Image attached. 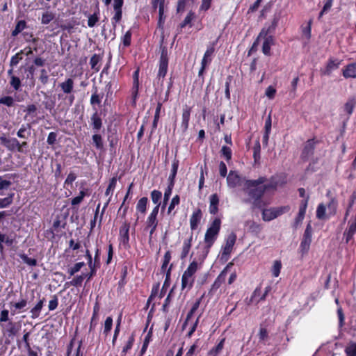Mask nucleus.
Segmentation results:
<instances>
[{
  "label": "nucleus",
  "instance_id": "obj_1",
  "mask_svg": "<svg viewBox=\"0 0 356 356\" xmlns=\"http://www.w3.org/2000/svg\"><path fill=\"white\" fill-rule=\"evenodd\" d=\"M266 181V177H260L254 180L245 181L243 191L246 197L243 200V202L251 204L253 209L261 207V197L266 192L263 184Z\"/></svg>",
  "mask_w": 356,
  "mask_h": 356
},
{
  "label": "nucleus",
  "instance_id": "obj_2",
  "mask_svg": "<svg viewBox=\"0 0 356 356\" xmlns=\"http://www.w3.org/2000/svg\"><path fill=\"white\" fill-rule=\"evenodd\" d=\"M266 181V177H260L254 180L245 181L243 191L246 197L243 200V202L251 204L253 209L261 207V197L266 192L263 184Z\"/></svg>",
  "mask_w": 356,
  "mask_h": 356
},
{
  "label": "nucleus",
  "instance_id": "obj_3",
  "mask_svg": "<svg viewBox=\"0 0 356 356\" xmlns=\"http://www.w3.org/2000/svg\"><path fill=\"white\" fill-rule=\"evenodd\" d=\"M338 202L336 198L332 197L327 204L321 203L316 209V216L318 220H326L337 214Z\"/></svg>",
  "mask_w": 356,
  "mask_h": 356
},
{
  "label": "nucleus",
  "instance_id": "obj_4",
  "mask_svg": "<svg viewBox=\"0 0 356 356\" xmlns=\"http://www.w3.org/2000/svg\"><path fill=\"white\" fill-rule=\"evenodd\" d=\"M279 19L280 17L278 16H274L271 24L268 28H263L257 38V40L261 37L265 38L262 46V51L265 55L270 54V47L273 44V38L272 36H267V35L274 32L278 24Z\"/></svg>",
  "mask_w": 356,
  "mask_h": 356
},
{
  "label": "nucleus",
  "instance_id": "obj_5",
  "mask_svg": "<svg viewBox=\"0 0 356 356\" xmlns=\"http://www.w3.org/2000/svg\"><path fill=\"white\" fill-rule=\"evenodd\" d=\"M221 221L219 218H216L211 223V226L207 229L205 236L204 242L207 244V252L212 246L216 241L217 236L220 232Z\"/></svg>",
  "mask_w": 356,
  "mask_h": 356
},
{
  "label": "nucleus",
  "instance_id": "obj_6",
  "mask_svg": "<svg viewBox=\"0 0 356 356\" xmlns=\"http://www.w3.org/2000/svg\"><path fill=\"white\" fill-rule=\"evenodd\" d=\"M286 183V178L281 175L272 176L270 179L263 184L266 191H275L279 187H282Z\"/></svg>",
  "mask_w": 356,
  "mask_h": 356
},
{
  "label": "nucleus",
  "instance_id": "obj_7",
  "mask_svg": "<svg viewBox=\"0 0 356 356\" xmlns=\"http://www.w3.org/2000/svg\"><path fill=\"white\" fill-rule=\"evenodd\" d=\"M312 227L310 223H308L303 234L300 245V251L302 255L307 253L309 250L312 241Z\"/></svg>",
  "mask_w": 356,
  "mask_h": 356
},
{
  "label": "nucleus",
  "instance_id": "obj_8",
  "mask_svg": "<svg viewBox=\"0 0 356 356\" xmlns=\"http://www.w3.org/2000/svg\"><path fill=\"white\" fill-rule=\"evenodd\" d=\"M159 204L156 205L146 220L145 229H149V238H152L158 225L157 215L159 213Z\"/></svg>",
  "mask_w": 356,
  "mask_h": 356
},
{
  "label": "nucleus",
  "instance_id": "obj_9",
  "mask_svg": "<svg viewBox=\"0 0 356 356\" xmlns=\"http://www.w3.org/2000/svg\"><path fill=\"white\" fill-rule=\"evenodd\" d=\"M289 210V207H279V208H271L268 209H264L262 212V218L264 221H270L277 216L282 215Z\"/></svg>",
  "mask_w": 356,
  "mask_h": 356
},
{
  "label": "nucleus",
  "instance_id": "obj_10",
  "mask_svg": "<svg viewBox=\"0 0 356 356\" xmlns=\"http://www.w3.org/2000/svg\"><path fill=\"white\" fill-rule=\"evenodd\" d=\"M245 181H247V179L240 176L236 171L231 170L227 177V183L229 188H236L241 186H244Z\"/></svg>",
  "mask_w": 356,
  "mask_h": 356
},
{
  "label": "nucleus",
  "instance_id": "obj_11",
  "mask_svg": "<svg viewBox=\"0 0 356 356\" xmlns=\"http://www.w3.org/2000/svg\"><path fill=\"white\" fill-rule=\"evenodd\" d=\"M233 265L232 263H229L227 266L225 268V269L220 273V275L218 276V277L214 281L213 284H212L211 289L209 292V294L211 296H213L215 294L216 291L220 287L222 283H223L225 280V277L227 274V271L229 269V267H231Z\"/></svg>",
  "mask_w": 356,
  "mask_h": 356
},
{
  "label": "nucleus",
  "instance_id": "obj_12",
  "mask_svg": "<svg viewBox=\"0 0 356 356\" xmlns=\"http://www.w3.org/2000/svg\"><path fill=\"white\" fill-rule=\"evenodd\" d=\"M236 240V235L234 232L230 233L227 236L225 245L222 252V258H226V259H227V257H229L232 251L233 246L235 244Z\"/></svg>",
  "mask_w": 356,
  "mask_h": 356
},
{
  "label": "nucleus",
  "instance_id": "obj_13",
  "mask_svg": "<svg viewBox=\"0 0 356 356\" xmlns=\"http://www.w3.org/2000/svg\"><path fill=\"white\" fill-rule=\"evenodd\" d=\"M1 144L8 150L14 152L17 150V146H19V142L15 138H7L5 135L0 136Z\"/></svg>",
  "mask_w": 356,
  "mask_h": 356
},
{
  "label": "nucleus",
  "instance_id": "obj_14",
  "mask_svg": "<svg viewBox=\"0 0 356 356\" xmlns=\"http://www.w3.org/2000/svg\"><path fill=\"white\" fill-rule=\"evenodd\" d=\"M168 60L167 56V51L163 49L160 58L159 69L158 72L159 78L165 77L168 70Z\"/></svg>",
  "mask_w": 356,
  "mask_h": 356
},
{
  "label": "nucleus",
  "instance_id": "obj_15",
  "mask_svg": "<svg viewBox=\"0 0 356 356\" xmlns=\"http://www.w3.org/2000/svg\"><path fill=\"white\" fill-rule=\"evenodd\" d=\"M191 115V108L186 106L183 109L182 116H181V129L183 132L186 131L188 127V122L190 120Z\"/></svg>",
  "mask_w": 356,
  "mask_h": 356
},
{
  "label": "nucleus",
  "instance_id": "obj_16",
  "mask_svg": "<svg viewBox=\"0 0 356 356\" xmlns=\"http://www.w3.org/2000/svg\"><path fill=\"white\" fill-rule=\"evenodd\" d=\"M202 218V211L200 209L196 210L192 214L190 219V226L191 229L194 230L197 227V225Z\"/></svg>",
  "mask_w": 356,
  "mask_h": 356
},
{
  "label": "nucleus",
  "instance_id": "obj_17",
  "mask_svg": "<svg viewBox=\"0 0 356 356\" xmlns=\"http://www.w3.org/2000/svg\"><path fill=\"white\" fill-rule=\"evenodd\" d=\"M216 42H217V40L216 42H212L209 45V47H208L207 51L204 53V55L202 60L201 64L207 65V64L210 63L211 60L209 57L211 56V55L213 54V52L215 51L214 47H215Z\"/></svg>",
  "mask_w": 356,
  "mask_h": 356
},
{
  "label": "nucleus",
  "instance_id": "obj_18",
  "mask_svg": "<svg viewBox=\"0 0 356 356\" xmlns=\"http://www.w3.org/2000/svg\"><path fill=\"white\" fill-rule=\"evenodd\" d=\"M63 92L65 94H70L72 92L74 88V81L72 79L69 78L65 81L59 84Z\"/></svg>",
  "mask_w": 356,
  "mask_h": 356
},
{
  "label": "nucleus",
  "instance_id": "obj_19",
  "mask_svg": "<svg viewBox=\"0 0 356 356\" xmlns=\"http://www.w3.org/2000/svg\"><path fill=\"white\" fill-rule=\"evenodd\" d=\"M343 75L345 78H355L356 77V63H351L348 65L343 70Z\"/></svg>",
  "mask_w": 356,
  "mask_h": 356
},
{
  "label": "nucleus",
  "instance_id": "obj_20",
  "mask_svg": "<svg viewBox=\"0 0 356 356\" xmlns=\"http://www.w3.org/2000/svg\"><path fill=\"white\" fill-rule=\"evenodd\" d=\"M210 200V206H209V212L211 214H216L218 211V203H219V198L217 195V194H213L209 197Z\"/></svg>",
  "mask_w": 356,
  "mask_h": 356
},
{
  "label": "nucleus",
  "instance_id": "obj_21",
  "mask_svg": "<svg viewBox=\"0 0 356 356\" xmlns=\"http://www.w3.org/2000/svg\"><path fill=\"white\" fill-rule=\"evenodd\" d=\"M164 1L165 0H152V4L154 10L159 8V23L161 22L164 13Z\"/></svg>",
  "mask_w": 356,
  "mask_h": 356
},
{
  "label": "nucleus",
  "instance_id": "obj_22",
  "mask_svg": "<svg viewBox=\"0 0 356 356\" xmlns=\"http://www.w3.org/2000/svg\"><path fill=\"white\" fill-rule=\"evenodd\" d=\"M339 66V62L337 60H330L323 71V74L329 76L332 71L337 70Z\"/></svg>",
  "mask_w": 356,
  "mask_h": 356
},
{
  "label": "nucleus",
  "instance_id": "obj_23",
  "mask_svg": "<svg viewBox=\"0 0 356 356\" xmlns=\"http://www.w3.org/2000/svg\"><path fill=\"white\" fill-rule=\"evenodd\" d=\"M245 226H246L248 232L255 234H259L261 230V225L254 221H252V220L247 221L245 222Z\"/></svg>",
  "mask_w": 356,
  "mask_h": 356
},
{
  "label": "nucleus",
  "instance_id": "obj_24",
  "mask_svg": "<svg viewBox=\"0 0 356 356\" xmlns=\"http://www.w3.org/2000/svg\"><path fill=\"white\" fill-rule=\"evenodd\" d=\"M129 225L127 223H124L120 228V234L122 238V242L123 244H127L129 242Z\"/></svg>",
  "mask_w": 356,
  "mask_h": 356
},
{
  "label": "nucleus",
  "instance_id": "obj_25",
  "mask_svg": "<svg viewBox=\"0 0 356 356\" xmlns=\"http://www.w3.org/2000/svg\"><path fill=\"white\" fill-rule=\"evenodd\" d=\"M11 314L14 315L16 310H22L27 305V301L25 299H22L18 302H10Z\"/></svg>",
  "mask_w": 356,
  "mask_h": 356
},
{
  "label": "nucleus",
  "instance_id": "obj_26",
  "mask_svg": "<svg viewBox=\"0 0 356 356\" xmlns=\"http://www.w3.org/2000/svg\"><path fill=\"white\" fill-rule=\"evenodd\" d=\"M31 126L30 124H23L17 133V136L20 138H28V136L31 134L30 133Z\"/></svg>",
  "mask_w": 356,
  "mask_h": 356
},
{
  "label": "nucleus",
  "instance_id": "obj_27",
  "mask_svg": "<svg viewBox=\"0 0 356 356\" xmlns=\"http://www.w3.org/2000/svg\"><path fill=\"white\" fill-rule=\"evenodd\" d=\"M44 298L40 300L37 304L36 305L32 308V309L31 310V318H36L39 316L40 314V312H41V309L43 307V303H44Z\"/></svg>",
  "mask_w": 356,
  "mask_h": 356
},
{
  "label": "nucleus",
  "instance_id": "obj_28",
  "mask_svg": "<svg viewBox=\"0 0 356 356\" xmlns=\"http://www.w3.org/2000/svg\"><path fill=\"white\" fill-rule=\"evenodd\" d=\"M102 57L100 55L94 54L90 60L91 68L95 70L96 72H98L99 70V65H98V63L102 60Z\"/></svg>",
  "mask_w": 356,
  "mask_h": 356
},
{
  "label": "nucleus",
  "instance_id": "obj_29",
  "mask_svg": "<svg viewBox=\"0 0 356 356\" xmlns=\"http://www.w3.org/2000/svg\"><path fill=\"white\" fill-rule=\"evenodd\" d=\"M91 121H92V125L93 129L97 131H99L102 127V120L99 117L97 112H95L91 117Z\"/></svg>",
  "mask_w": 356,
  "mask_h": 356
},
{
  "label": "nucleus",
  "instance_id": "obj_30",
  "mask_svg": "<svg viewBox=\"0 0 356 356\" xmlns=\"http://www.w3.org/2000/svg\"><path fill=\"white\" fill-rule=\"evenodd\" d=\"M355 105L356 99L353 97L349 99L345 104L344 111L348 113V115H350L353 113Z\"/></svg>",
  "mask_w": 356,
  "mask_h": 356
},
{
  "label": "nucleus",
  "instance_id": "obj_31",
  "mask_svg": "<svg viewBox=\"0 0 356 356\" xmlns=\"http://www.w3.org/2000/svg\"><path fill=\"white\" fill-rule=\"evenodd\" d=\"M171 268H172V265H170V266L169 267L167 273H166V277H165V280L163 283V287H162V289L160 292V294H159V298L161 299L164 294L166 292V289L170 285V282H169V280H170V270H171Z\"/></svg>",
  "mask_w": 356,
  "mask_h": 356
},
{
  "label": "nucleus",
  "instance_id": "obj_32",
  "mask_svg": "<svg viewBox=\"0 0 356 356\" xmlns=\"http://www.w3.org/2000/svg\"><path fill=\"white\" fill-rule=\"evenodd\" d=\"M178 167H179V161L177 159H175L172 163L171 174L169 176V180L170 181V184H172V186H174V179L177 175Z\"/></svg>",
  "mask_w": 356,
  "mask_h": 356
},
{
  "label": "nucleus",
  "instance_id": "obj_33",
  "mask_svg": "<svg viewBox=\"0 0 356 356\" xmlns=\"http://www.w3.org/2000/svg\"><path fill=\"white\" fill-rule=\"evenodd\" d=\"M134 341V337L133 335L129 337L125 345L123 346L121 356H126L128 351L131 349Z\"/></svg>",
  "mask_w": 356,
  "mask_h": 356
},
{
  "label": "nucleus",
  "instance_id": "obj_34",
  "mask_svg": "<svg viewBox=\"0 0 356 356\" xmlns=\"http://www.w3.org/2000/svg\"><path fill=\"white\" fill-rule=\"evenodd\" d=\"M314 149V142L312 140H309L306 143L302 154L305 156H309L313 153Z\"/></svg>",
  "mask_w": 356,
  "mask_h": 356
},
{
  "label": "nucleus",
  "instance_id": "obj_35",
  "mask_svg": "<svg viewBox=\"0 0 356 356\" xmlns=\"http://www.w3.org/2000/svg\"><path fill=\"white\" fill-rule=\"evenodd\" d=\"M191 241L192 236H191L188 240L184 241L182 248V251L181 254V258H185L189 252V250L191 247Z\"/></svg>",
  "mask_w": 356,
  "mask_h": 356
},
{
  "label": "nucleus",
  "instance_id": "obj_36",
  "mask_svg": "<svg viewBox=\"0 0 356 356\" xmlns=\"http://www.w3.org/2000/svg\"><path fill=\"white\" fill-rule=\"evenodd\" d=\"M147 201H148V200L145 197L140 198L138 200L137 205H136L137 211L141 212L142 213H145L146 211Z\"/></svg>",
  "mask_w": 356,
  "mask_h": 356
},
{
  "label": "nucleus",
  "instance_id": "obj_37",
  "mask_svg": "<svg viewBox=\"0 0 356 356\" xmlns=\"http://www.w3.org/2000/svg\"><path fill=\"white\" fill-rule=\"evenodd\" d=\"M194 279H190L185 275H182L181 277V290H184L186 289H190L193 284Z\"/></svg>",
  "mask_w": 356,
  "mask_h": 356
},
{
  "label": "nucleus",
  "instance_id": "obj_38",
  "mask_svg": "<svg viewBox=\"0 0 356 356\" xmlns=\"http://www.w3.org/2000/svg\"><path fill=\"white\" fill-rule=\"evenodd\" d=\"M55 17V15L50 12L46 11L44 12L41 17V23L42 24H48L50 22H51Z\"/></svg>",
  "mask_w": 356,
  "mask_h": 356
},
{
  "label": "nucleus",
  "instance_id": "obj_39",
  "mask_svg": "<svg viewBox=\"0 0 356 356\" xmlns=\"http://www.w3.org/2000/svg\"><path fill=\"white\" fill-rule=\"evenodd\" d=\"M26 24L24 20H20L17 22V24L15 26V29L12 32L13 36L17 35L19 33H21L25 28H26Z\"/></svg>",
  "mask_w": 356,
  "mask_h": 356
},
{
  "label": "nucleus",
  "instance_id": "obj_40",
  "mask_svg": "<svg viewBox=\"0 0 356 356\" xmlns=\"http://www.w3.org/2000/svg\"><path fill=\"white\" fill-rule=\"evenodd\" d=\"M99 306L96 303L94 307L93 314L91 318L90 331H91L97 324V320L98 318Z\"/></svg>",
  "mask_w": 356,
  "mask_h": 356
},
{
  "label": "nucleus",
  "instance_id": "obj_41",
  "mask_svg": "<svg viewBox=\"0 0 356 356\" xmlns=\"http://www.w3.org/2000/svg\"><path fill=\"white\" fill-rule=\"evenodd\" d=\"M85 278V274H82L81 275L75 277L72 281L70 282H67V285L74 286H79L82 284V282Z\"/></svg>",
  "mask_w": 356,
  "mask_h": 356
},
{
  "label": "nucleus",
  "instance_id": "obj_42",
  "mask_svg": "<svg viewBox=\"0 0 356 356\" xmlns=\"http://www.w3.org/2000/svg\"><path fill=\"white\" fill-rule=\"evenodd\" d=\"M14 194L11 193L5 198L0 199V208H6L10 205L13 202Z\"/></svg>",
  "mask_w": 356,
  "mask_h": 356
},
{
  "label": "nucleus",
  "instance_id": "obj_43",
  "mask_svg": "<svg viewBox=\"0 0 356 356\" xmlns=\"http://www.w3.org/2000/svg\"><path fill=\"white\" fill-rule=\"evenodd\" d=\"M225 339H221L219 343L214 348H213L209 352V354L213 356H216L223 348Z\"/></svg>",
  "mask_w": 356,
  "mask_h": 356
},
{
  "label": "nucleus",
  "instance_id": "obj_44",
  "mask_svg": "<svg viewBox=\"0 0 356 356\" xmlns=\"http://www.w3.org/2000/svg\"><path fill=\"white\" fill-rule=\"evenodd\" d=\"M260 152H261V146L259 141H256L254 148H253V157L254 159V161L257 162L260 159Z\"/></svg>",
  "mask_w": 356,
  "mask_h": 356
},
{
  "label": "nucleus",
  "instance_id": "obj_45",
  "mask_svg": "<svg viewBox=\"0 0 356 356\" xmlns=\"http://www.w3.org/2000/svg\"><path fill=\"white\" fill-rule=\"evenodd\" d=\"M281 268H282L281 261H278V260L275 261L273 268H272V273L274 277H277L279 276V275L280 273Z\"/></svg>",
  "mask_w": 356,
  "mask_h": 356
},
{
  "label": "nucleus",
  "instance_id": "obj_46",
  "mask_svg": "<svg viewBox=\"0 0 356 356\" xmlns=\"http://www.w3.org/2000/svg\"><path fill=\"white\" fill-rule=\"evenodd\" d=\"M173 186L172 184H170L168 187L166 188L164 193V197H163V203L162 206V209H164L168 203V201L169 200L170 196L172 193Z\"/></svg>",
  "mask_w": 356,
  "mask_h": 356
},
{
  "label": "nucleus",
  "instance_id": "obj_47",
  "mask_svg": "<svg viewBox=\"0 0 356 356\" xmlns=\"http://www.w3.org/2000/svg\"><path fill=\"white\" fill-rule=\"evenodd\" d=\"M161 196H162L161 192H160L159 191L154 190L151 193L152 200L156 205H158V204L160 205L159 201L161 198Z\"/></svg>",
  "mask_w": 356,
  "mask_h": 356
},
{
  "label": "nucleus",
  "instance_id": "obj_48",
  "mask_svg": "<svg viewBox=\"0 0 356 356\" xmlns=\"http://www.w3.org/2000/svg\"><path fill=\"white\" fill-rule=\"evenodd\" d=\"M10 84L15 90H18L21 86V81L18 77L12 75L10 76Z\"/></svg>",
  "mask_w": 356,
  "mask_h": 356
},
{
  "label": "nucleus",
  "instance_id": "obj_49",
  "mask_svg": "<svg viewBox=\"0 0 356 356\" xmlns=\"http://www.w3.org/2000/svg\"><path fill=\"white\" fill-rule=\"evenodd\" d=\"M6 332L9 336L15 335L18 329L15 327V324L13 322L10 321L6 325Z\"/></svg>",
  "mask_w": 356,
  "mask_h": 356
},
{
  "label": "nucleus",
  "instance_id": "obj_50",
  "mask_svg": "<svg viewBox=\"0 0 356 356\" xmlns=\"http://www.w3.org/2000/svg\"><path fill=\"white\" fill-rule=\"evenodd\" d=\"M194 17H195L194 13H193L192 11H190L188 13L187 16L184 19V21L180 24V27L184 28L186 26L190 24L191 21L194 19Z\"/></svg>",
  "mask_w": 356,
  "mask_h": 356
},
{
  "label": "nucleus",
  "instance_id": "obj_51",
  "mask_svg": "<svg viewBox=\"0 0 356 356\" xmlns=\"http://www.w3.org/2000/svg\"><path fill=\"white\" fill-rule=\"evenodd\" d=\"M49 76L48 75V72L45 69H42L40 70V74L39 76V80L42 83V85H46L49 81Z\"/></svg>",
  "mask_w": 356,
  "mask_h": 356
},
{
  "label": "nucleus",
  "instance_id": "obj_52",
  "mask_svg": "<svg viewBox=\"0 0 356 356\" xmlns=\"http://www.w3.org/2000/svg\"><path fill=\"white\" fill-rule=\"evenodd\" d=\"M85 266L84 262H79L74 264L73 267L68 270V273L70 276L74 275L76 273L79 272L81 268Z\"/></svg>",
  "mask_w": 356,
  "mask_h": 356
},
{
  "label": "nucleus",
  "instance_id": "obj_53",
  "mask_svg": "<svg viewBox=\"0 0 356 356\" xmlns=\"http://www.w3.org/2000/svg\"><path fill=\"white\" fill-rule=\"evenodd\" d=\"M23 52H24V50H22L11 58L10 63V65L11 67L17 65L19 63V60H21L22 59V57L20 55Z\"/></svg>",
  "mask_w": 356,
  "mask_h": 356
},
{
  "label": "nucleus",
  "instance_id": "obj_54",
  "mask_svg": "<svg viewBox=\"0 0 356 356\" xmlns=\"http://www.w3.org/2000/svg\"><path fill=\"white\" fill-rule=\"evenodd\" d=\"M113 318L111 316L106 318L104 323V333L107 334L111 330Z\"/></svg>",
  "mask_w": 356,
  "mask_h": 356
},
{
  "label": "nucleus",
  "instance_id": "obj_55",
  "mask_svg": "<svg viewBox=\"0 0 356 356\" xmlns=\"http://www.w3.org/2000/svg\"><path fill=\"white\" fill-rule=\"evenodd\" d=\"M179 196L176 195L171 200V202L168 209V213H170L171 211L175 209L176 205L179 204Z\"/></svg>",
  "mask_w": 356,
  "mask_h": 356
},
{
  "label": "nucleus",
  "instance_id": "obj_56",
  "mask_svg": "<svg viewBox=\"0 0 356 356\" xmlns=\"http://www.w3.org/2000/svg\"><path fill=\"white\" fill-rule=\"evenodd\" d=\"M199 267H200L199 264L197 261H193V262H191L189 264V266L187 268L186 270L194 276V274L198 270Z\"/></svg>",
  "mask_w": 356,
  "mask_h": 356
},
{
  "label": "nucleus",
  "instance_id": "obj_57",
  "mask_svg": "<svg viewBox=\"0 0 356 356\" xmlns=\"http://www.w3.org/2000/svg\"><path fill=\"white\" fill-rule=\"evenodd\" d=\"M92 140L97 149L103 147L102 138L100 135L95 134L92 136Z\"/></svg>",
  "mask_w": 356,
  "mask_h": 356
},
{
  "label": "nucleus",
  "instance_id": "obj_58",
  "mask_svg": "<svg viewBox=\"0 0 356 356\" xmlns=\"http://www.w3.org/2000/svg\"><path fill=\"white\" fill-rule=\"evenodd\" d=\"M0 104L6 105L7 106H12L14 104V99L10 96H6L0 99Z\"/></svg>",
  "mask_w": 356,
  "mask_h": 356
},
{
  "label": "nucleus",
  "instance_id": "obj_59",
  "mask_svg": "<svg viewBox=\"0 0 356 356\" xmlns=\"http://www.w3.org/2000/svg\"><path fill=\"white\" fill-rule=\"evenodd\" d=\"M308 200H309V197H307L306 198V200H303L301 202V204H300V209H299L298 215L305 217V213H306V209H307V207Z\"/></svg>",
  "mask_w": 356,
  "mask_h": 356
},
{
  "label": "nucleus",
  "instance_id": "obj_60",
  "mask_svg": "<svg viewBox=\"0 0 356 356\" xmlns=\"http://www.w3.org/2000/svg\"><path fill=\"white\" fill-rule=\"evenodd\" d=\"M222 154L225 157L228 161L232 159V151L231 149L227 146H222L221 149Z\"/></svg>",
  "mask_w": 356,
  "mask_h": 356
},
{
  "label": "nucleus",
  "instance_id": "obj_61",
  "mask_svg": "<svg viewBox=\"0 0 356 356\" xmlns=\"http://www.w3.org/2000/svg\"><path fill=\"white\" fill-rule=\"evenodd\" d=\"M116 183H117V179L115 177H113L111 181H110V183L106 190V192H105V195L106 196L109 195L110 193H111V191L115 188V185H116Z\"/></svg>",
  "mask_w": 356,
  "mask_h": 356
},
{
  "label": "nucleus",
  "instance_id": "obj_62",
  "mask_svg": "<svg viewBox=\"0 0 356 356\" xmlns=\"http://www.w3.org/2000/svg\"><path fill=\"white\" fill-rule=\"evenodd\" d=\"M171 259V254H170V251H167L165 254H164V257H163V264H162V266H161V269L163 270H165L168 266V265L169 264V262Z\"/></svg>",
  "mask_w": 356,
  "mask_h": 356
},
{
  "label": "nucleus",
  "instance_id": "obj_63",
  "mask_svg": "<svg viewBox=\"0 0 356 356\" xmlns=\"http://www.w3.org/2000/svg\"><path fill=\"white\" fill-rule=\"evenodd\" d=\"M346 352L348 356H356V343L349 345L346 348Z\"/></svg>",
  "mask_w": 356,
  "mask_h": 356
},
{
  "label": "nucleus",
  "instance_id": "obj_64",
  "mask_svg": "<svg viewBox=\"0 0 356 356\" xmlns=\"http://www.w3.org/2000/svg\"><path fill=\"white\" fill-rule=\"evenodd\" d=\"M99 18L96 13L91 15L88 17V25L89 27H93L95 24L98 22Z\"/></svg>",
  "mask_w": 356,
  "mask_h": 356
}]
</instances>
